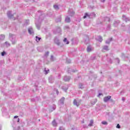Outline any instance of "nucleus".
Listing matches in <instances>:
<instances>
[{"instance_id": "2", "label": "nucleus", "mask_w": 130, "mask_h": 130, "mask_svg": "<svg viewBox=\"0 0 130 130\" xmlns=\"http://www.w3.org/2000/svg\"><path fill=\"white\" fill-rule=\"evenodd\" d=\"M95 16H96V14H95L94 12L90 13V15L88 14V13H85L83 16V19H86L87 17H88V18H92V16L95 17Z\"/></svg>"}, {"instance_id": "5", "label": "nucleus", "mask_w": 130, "mask_h": 130, "mask_svg": "<svg viewBox=\"0 0 130 130\" xmlns=\"http://www.w3.org/2000/svg\"><path fill=\"white\" fill-rule=\"evenodd\" d=\"M77 72H78L77 69H73L72 68H69L68 69V74H70V75L73 74V73H76Z\"/></svg>"}, {"instance_id": "11", "label": "nucleus", "mask_w": 130, "mask_h": 130, "mask_svg": "<svg viewBox=\"0 0 130 130\" xmlns=\"http://www.w3.org/2000/svg\"><path fill=\"white\" fill-rule=\"evenodd\" d=\"M93 50H94V48L92 47L91 46H88L87 47V52H91V51H93Z\"/></svg>"}, {"instance_id": "12", "label": "nucleus", "mask_w": 130, "mask_h": 130, "mask_svg": "<svg viewBox=\"0 0 130 130\" xmlns=\"http://www.w3.org/2000/svg\"><path fill=\"white\" fill-rule=\"evenodd\" d=\"M95 39L99 41V42H101L102 41H103V38L102 37L100 36H97L95 37Z\"/></svg>"}, {"instance_id": "55", "label": "nucleus", "mask_w": 130, "mask_h": 130, "mask_svg": "<svg viewBox=\"0 0 130 130\" xmlns=\"http://www.w3.org/2000/svg\"><path fill=\"white\" fill-rule=\"evenodd\" d=\"M17 122H20V118H18Z\"/></svg>"}, {"instance_id": "23", "label": "nucleus", "mask_w": 130, "mask_h": 130, "mask_svg": "<svg viewBox=\"0 0 130 130\" xmlns=\"http://www.w3.org/2000/svg\"><path fill=\"white\" fill-rule=\"evenodd\" d=\"M55 109H56V106L55 105H53L51 111H53L54 110H55Z\"/></svg>"}, {"instance_id": "3", "label": "nucleus", "mask_w": 130, "mask_h": 130, "mask_svg": "<svg viewBox=\"0 0 130 130\" xmlns=\"http://www.w3.org/2000/svg\"><path fill=\"white\" fill-rule=\"evenodd\" d=\"M70 86H71V85L70 84H65L63 85L62 86V90H63V91L67 93L68 90H69V88H70Z\"/></svg>"}, {"instance_id": "19", "label": "nucleus", "mask_w": 130, "mask_h": 130, "mask_svg": "<svg viewBox=\"0 0 130 130\" xmlns=\"http://www.w3.org/2000/svg\"><path fill=\"white\" fill-rule=\"evenodd\" d=\"M28 33L29 34H34V31L33 30V28H32V27L28 28Z\"/></svg>"}, {"instance_id": "37", "label": "nucleus", "mask_w": 130, "mask_h": 130, "mask_svg": "<svg viewBox=\"0 0 130 130\" xmlns=\"http://www.w3.org/2000/svg\"><path fill=\"white\" fill-rule=\"evenodd\" d=\"M90 59L91 60H94V59H96V56H92L90 57Z\"/></svg>"}, {"instance_id": "43", "label": "nucleus", "mask_w": 130, "mask_h": 130, "mask_svg": "<svg viewBox=\"0 0 130 130\" xmlns=\"http://www.w3.org/2000/svg\"><path fill=\"white\" fill-rule=\"evenodd\" d=\"M121 126L120 125H119V124H117L116 125V128H120Z\"/></svg>"}, {"instance_id": "52", "label": "nucleus", "mask_w": 130, "mask_h": 130, "mask_svg": "<svg viewBox=\"0 0 130 130\" xmlns=\"http://www.w3.org/2000/svg\"><path fill=\"white\" fill-rule=\"evenodd\" d=\"M110 102H112V103H113V100H112V99H110Z\"/></svg>"}, {"instance_id": "28", "label": "nucleus", "mask_w": 130, "mask_h": 130, "mask_svg": "<svg viewBox=\"0 0 130 130\" xmlns=\"http://www.w3.org/2000/svg\"><path fill=\"white\" fill-rule=\"evenodd\" d=\"M44 72L45 73V75H47L48 74V72H49V69H46V68H45Z\"/></svg>"}, {"instance_id": "34", "label": "nucleus", "mask_w": 130, "mask_h": 130, "mask_svg": "<svg viewBox=\"0 0 130 130\" xmlns=\"http://www.w3.org/2000/svg\"><path fill=\"white\" fill-rule=\"evenodd\" d=\"M69 13L70 14V16H73V15L75 14V12L72 11V13H71V10L69 11Z\"/></svg>"}, {"instance_id": "54", "label": "nucleus", "mask_w": 130, "mask_h": 130, "mask_svg": "<svg viewBox=\"0 0 130 130\" xmlns=\"http://www.w3.org/2000/svg\"><path fill=\"white\" fill-rule=\"evenodd\" d=\"M119 74L121 75V70H119Z\"/></svg>"}, {"instance_id": "44", "label": "nucleus", "mask_w": 130, "mask_h": 130, "mask_svg": "<svg viewBox=\"0 0 130 130\" xmlns=\"http://www.w3.org/2000/svg\"><path fill=\"white\" fill-rule=\"evenodd\" d=\"M88 127H89V126H88L87 125H83L84 128H88Z\"/></svg>"}, {"instance_id": "14", "label": "nucleus", "mask_w": 130, "mask_h": 130, "mask_svg": "<svg viewBox=\"0 0 130 130\" xmlns=\"http://www.w3.org/2000/svg\"><path fill=\"white\" fill-rule=\"evenodd\" d=\"M108 50H109V48H108V46H104L103 47L102 51L105 52L108 51Z\"/></svg>"}, {"instance_id": "27", "label": "nucleus", "mask_w": 130, "mask_h": 130, "mask_svg": "<svg viewBox=\"0 0 130 130\" xmlns=\"http://www.w3.org/2000/svg\"><path fill=\"white\" fill-rule=\"evenodd\" d=\"M102 124H104V125H107L108 124V123L106 121H102Z\"/></svg>"}, {"instance_id": "62", "label": "nucleus", "mask_w": 130, "mask_h": 130, "mask_svg": "<svg viewBox=\"0 0 130 130\" xmlns=\"http://www.w3.org/2000/svg\"><path fill=\"white\" fill-rule=\"evenodd\" d=\"M25 2H28V1H29V0H25Z\"/></svg>"}, {"instance_id": "26", "label": "nucleus", "mask_w": 130, "mask_h": 130, "mask_svg": "<svg viewBox=\"0 0 130 130\" xmlns=\"http://www.w3.org/2000/svg\"><path fill=\"white\" fill-rule=\"evenodd\" d=\"M63 42H64V43H66V44H70V42L68 41V40H67V38L64 39Z\"/></svg>"}, {"instance_id": "59", "label": "nucleus", "mask_w": 130, "mask_h": 130, "mask_svg": "<svg viewBox=\"0 0 130 130\" xmlns=\"http://www.w3.org/2000/svg\"><path fill=\"white\" fill-rule=\"evenodd\" d=\"M26 22H27V23L28 24V23H29V20H27Z\"/></svg>"}, {"instance_id": "38", "label": "nucleus", "mask_w": 130, "mask_h": 130, "mask_svg": "<svg viewBox=\"0 0 130 130\" xmlns=\"http://www.w3.org/2000/svg\"><path fill=\"white\" fill-rule=\"evenodd\" d=\"M14 129L15 130H22V129L21 128V127H20V126H18L16 129H15V128H14Z\"/></svg>"}, {"instance_id": "30", "label": "nucleus", "mask_w": 130, "mask_h": 130, "mask_svg": "<svg viewBox=\"0 0 130 130\" xmlns=\"http://www.w3.org/2000/svg\"><path fill=\"white\" fill-rule=\"evenodd\" d=\"M36 40L37 42H38L39 41H40V40H41V38L38 37V36H36Z\"/></svg>"}, {"instance_id": "46", "label": "nucleus", "mask_w": 130, "mask_h": 130, "mask_svg": "<svg viewBox=\"0 0 130 130\" xmlns=\"http://www.w3.org/2000/svg\"><path fill=\"white\" fill-rule=\"evenodd\" d=\"M48 54H49V52H46L45 56H48Z\"/></svg>"}, {"instance_id": "33", "label": "nucleus", "mask_w": 130, "mask_h": 130, "mask_svg": "<svg viewBox=\"0 0 130 130\" xmlns=\"http://www.w3.org/2000/svg\"><path fill=\"white\" fill-rule=\"evenodd\" d=\"M6 55H7V53L5 51H3L1 53V55L2 56H5Z\"/></svg>"}, {"instance_id": "47", "label": "nucleus", "mask_w": 130, "mask_h": 130, "mask_svg": "<svg viewBox=\"0 0 130 130\" xmlns=\"http://www.w3.org/2000/svg\"><path fill=\"white\" fill-rule=\"evenodd\" d=\"M36 100L35 99V98H32V99H31V102H35Z\"/></svg>"}, {"instance_id": "24", "label": "nucleus", "mask_w": 130, "mask_h": 130, "mask_svg": "<svg viewBox=\"0 0 130 130\" xmlns=\"http://www.w3.org/2000/svg\"><path fill=\"white\" fill-rule=\"evenodd\" d=\"M93 123H94V121L93 120H91L90 121V123L88 124V126H92Z\"/></svg>"}, {"instance_id": "48", "label": "nucleus", "mask_w": 130, "mask_h": 130, "mask_svg": "<svg viewBox=\"0 0 130 130\" xmlns=\"http://www.w3.org/2000/svg\"><path fill=\"white\" fill-rule=\"evenodd\" d=\"M109 62L110 63H112V59H109Z\"/></svg>"}, {"instance_id": "60", "label": "nucleus", "mask_w": 130, "mask_h": 130, "mask_svg": "<svg viewBox=\"0 0 130 130\" xmlns=\"http://www.w3.org/2000/svg\"><path fill=\"white\" fill-rule=\"evenodd\" d=\"M85 123V121H82V123Z\"/></svg>"}, {"instance_id": "6", "label": "nucleus", "mask_w": 130, "mask_h": 130, "mask_svg": "<svg viewBox=\"0 0 130 130\" xmlns=\"http://www.w3.org/2000/svg\"><path fill=\"white\" fill-rule=\"evenodd\" d=\"M64 97H62L61 99H60L58 105H60V106H61L62 105H64Z\"/></svg>"}, {"instance_id": "45", "label": "nucleus", "mask_w": 130, "mask_h": 130, "mask_svg": "<svg viewBox=\"0 0 130 130\" xmlns=\"http://www.w3.org/2000/svg\"><path fill=\"white\" fill-rule=\"evenodd\" d=\"M59 130H64V128H63L62 126H60L59 128Z\"/></svg>"}, {"instance_id": "10", "label": "nucleus", "mask_w": 130, "mask_h": 130, "mask_svg": "<svg viewBox=\"0 0 130 130\" xmlns=\"http://www.w3.org/2000/svg\"><path fill=\"white\" fill-rule=\"evenodd\" d=\"M111 99V96L108 95L107 96H105L104 98V102H108V101H109V100H110Z\"/></svg>"}, {"instance_id": "58", "label": "nucleus", "mask_w": 130, "mask_h": 130, "mask_svg": "<svg viewBox=\"0 0 130 130\" xmlns=\"http://www.w3.org/2000/svg\"><path fill=\"white\" fill-rule=\"evenodd\" d=\"M101 1L102 3H104V2H105V0H101Z\"/></svg>"}, {"instance_id": "50", "label": "nucleus", "mask_w": 130, "mask_h": 130, "mask_svg": "<svg viewBox=\"0 0 130 130\" xmlns=\"http://www.w3.org/2000/svg\"><path fill=\"white\" fill-rule=\"evenodd\" d=\"M101 95H102V93H99L98 96H101Z\"/></svg>"}, {"instance_id": "29", "label": "nucleus", "mask_w": 130, "mask_h": 130, "mask_svg": "<svg viewBox=\"0 0 130 130\" xmlns=\"http://www.w3.org/2000/svg\"><path fill=\"white\" fill-rule=\"evenodd\" d=\"M54 92H56L57 95H58V94H59V91H58V89L56 88H54Z\"/></svg>"}, {"instance_id": "17", "label": "nucleus", "mask_w": 130, "mask_h": 130, "mask_svg": "<svg viewBox=\"0 0 130 130\" xmlns=\"http://www.w3.org/2000/svg\"><path fill=\"white\" fill-rule=\"evenodd\" d=\"M119 23H120V21H119V20L115 21L114 22V26L115 27H117V26H118V24H119Z\"/></svg>"}, {"instance_id": "7", "label": "nucleus", "mask_w": 130, "mask_h": 130, "mask_svg": "<svg viewBox=\"0 0 130 130\" xmlns=\"http://www.w3.org/2000/svg\"><path fill=\"white\" fill-rule=\"evenodd\" d=\"M71 79V76H64L63 78V80L64 82H70Z\"/></svg>"}, {"instance_id": "61", "label": "nucleus", "mask_w": 130, "mask_h": 130, "mask_svg": "<svg viewBox=\"0 0 130 130\" xmlns=\"http://www.w3.org/2000/svg\"><path fill=\"white\" fill-rule=\"evenodd\" d=\"M72 130H75V128H72Z\"/></svg>"}, {"instance_id": "20", "label": "nucleus", "mask_w": 130, "mask_h": 130, "mask_svg": "<svg viewBox=\"0 0 130 130\" xmlns=\"http://www.w3.org/2000/svg\"><path fill=\"white\" fill-rule=\"evenodd\" d=\"M79 86L80 89H83V88H85V85L83 83H79Z\"/></svg>"}, {"instance_id": "64", "label": "nucleus", "mask_w": 130, "mask_h": 130, "mask_svg": "<svg viewBox=\"0 0 130 130\" xmlns=\"http://www.w3.org/2000/svg\"><path fill=\"white\" fill-rule=\"evenodd\" d=\"M93 105L95 104V103H93Z\"/></svg>"}, {"instance_id": "57", "label": "nucleus", "mask_w": 130, "mask_h": 130, "mask_svg": "<svg viewBox=\"0 0 130 130\" xmlns=\"http://www.w3.org/2000/svg\"><path fill=\"white\" fill-rule=\"evenodd\" d=\"M2 126L0 124V130H2Z\"/></svg>"}, {"instance_id": "31", "label": "nucleus", "mask_w": 130, "mask_h": 130, "mask_svg": "<svg viewBox=\"0 0 130 130\" xmlns=\"http://www.w3.org/2000/svg\"><path fill=\"white\" fill-rule=\"evenodd\" d=\"M56 22H61V17H60L59 18L56 19Z\"/></svg>"}, {"instance_id": "8", "label": "nucleus", "mask_w": 130, "mask_h": 130, "mask_svg": "<svg viewBox=\"0 0 130 130\" xmlns=\"http://www.w3.org/2000/svg\"><path fill=\"white\" fill-rule=\"evenodd\" d=\"M49 82L51 83L52 84L53 83H54V77H53V76L51 75L49 78Z\"/></svg>"}, {"instance_id": "4", "label": "nucleus", "mask_w": 130, "mask_h": 130, "mask_svg": "<svg viewBox=\"0 0 130 130\" xmlns=\"http://www.w3.org/2000/svg\"><path fill=\"white\" fill-rule=\"evenodd\" d=\"M13 14V11H8L7 13V15L10 19H14V20H16V18L14 17V15L12 14Z\"/></svg>"}, {"instance_id": "56", "label": "nucleus", "mask_w": 130, "mask_h": 130, "mask_svg": "<svg viewBox=\"0 0 130 130\" xmlns=\"http://www.w3.org/2000/svg\"><path fill=\"white\" fill-rule=\"evenodd\" d=\"M14 118L16 119V118H18V116H15Z\"/></svg>"}, {"instance_id": "63", "label": "nucleus", "mask_w": 130, "mask_h": 130, "mask_svg": "<svg viewBox=\"0 0 130 130\" xmlns=\"http://www.w3.org/2000/svg\"><path fill=\"white\" fill-rule=\"evenodd\" d=\"M20 90H21V88H19V91H20Z\"/></svg>"}, {"instance_id": "32", "label": "nucleus", "mask_w": 130, "mask_h": 130, "mask_svg": "<svg viewBox=\"0 0 130 130\" xmlns=\"http://www.w3.org/2000/svg\"><path fill=\"white\" fill-rule=\"evenodd\" d=\"M24 79H25V78L22 77H21V76H19V77H18V80H19V81H23V80H24Z\"/></svg>"}, {"instance_id": "35", "label": "nucleus", "mask_w": 130, "mask_h": 130, "mask_svg": "<svg viewBox=\"0 0 130 130\" xmlns=\"http://www.w3.org/2000/svg\"><path fill=\"white\" fill-rule=\"evenodd\" d=\"M54 8L55 9V10H59V8H58V6L57 5H54Z\"/></svg>"}, {"instance_id": "16", "label": "nucleus", "mask_w": 130, "mask_h": 130, "mask_svg": "<svg viewBox=\"0 0 130 130\" xmlns=\"http://www.w3.org/2000/svg\"><path fill=\"white\" fill-rule=\"evenodd\" d=\"M73 104L74 105L77 106V107H79L80 105V104H79V103L77 102V100L76 99H74V100L73 101Z\"/></svg>"}, {"instance_id": "13", "label": "nucleus", "mask_w": 130, "mask_h": 130, "mask_svg": "<svg viewBox=\"0 0 130 130\" xmlns=\"http://www.w3.org/2000/svg\"><path fill=\"white\" fill-rule=\"evenodd\" d=\"M71 18L69 16H67L65 18L64 22L65 23H71Z\"/></svg>"}, {"instance_id": "22", "label": "nucleus", "mask_w": 130, "mask_h": 130, "mask_svg": "<svg viewBox=\"0 0 130 130\" xmlns=\"http://www.w3.org/2000/svg\"><path fill=\"white\" fill-rule=\"evenodd\" d=\"M111 40H112V38H110L108 40H107V41H106V44H109V43H110V42H111Z\"/></svg>"}, {"instance_id": "36", "label": "nucleus", "mask_w": 130, "mask_h": 130, "mask_svg": "<svg viewBox=\"0 0 130 130\" xmlns=\"http://www.w3.org/2000/svg\"><path fill=\"white\" fill-rule=\"evenodd\" d=\"M50 60H51L52 61H53V60H54V56H53V55H51Z\"/></svg>"}, {"instance_id": "25", "label": "nucleus", "mask_w": 130, "mask_h": 130, "mask_svg": "<svg viewBox=\"0 0 130 130\" xmlns=\"http://www.w3.org/2000/svg\"><path fill=\"white\" fill-rule=\"evenodd\" d=\"M5 38H6V37L5 36V35H1L0 36V39H1V40H4V39H5Z\"/></svg>"}, {"instance_id": "18", "label": "nucleus", "mask_w": 130, "mask_h": 130, "mask_svg": "<svg viewBox=\"0 0 130 130\" xmlns=\"http://www.w3.org/2000/svg\"><path fill=\"white\" fill-rule=\"evenodd\" d=\"M122 18L123 20H124V21H125V22H128V21H129V18L126 17L125 15H123Z\"/></svg>"}, {"instance_id": "9", "label": "nucleus", "mask_w": 130, "mask_h": 130, "mask_svg": "<svg viewBox=\"0 0 130 130\" xmlns=\"http://www.w3.org/2000/svg\"><path fill=\"white\" fill-rule=\"evenodd\" d=\"M54 42L58 46L60 45V42H59V40L57 37H55Z\"/></svg>"}, {"instance_id": "42", "label": "nucleus", "mask_w": 130, "mask_h": 130, "mask_svg": "<svg viewBox=\"0 0 130 130\" xmlns=\"http://www.w3.org/2000/svg\"><path fill=\"white\" fill-rule=\"evenodd\" d=\"M116 62H117L118 63H119V62H120V60H119V59L118 58H117L116 59Z\"/></svg>"}, {"instance_id": "21", "label": "nucleus", "mask_w": 130, "mask_h": 130, "mask_svg": "<svg viewBox=\"0 0 130 130\" xmlns=\"http://www.w3.org/2000/svg\"><path fill=\"white\" fill-rule=\"evenodd\" d=\"M35 88L36 89V91H38V89L37 88H38V82H37L35 84Z\"/></svg>"}, {"instance_id": "40", "label": "nucleus", "mask_w": 130, "mask_h": 130, "mask_svg": "<svg viewBox=\"0 0 130 130\" xmlns=\"http://www.w3.org/2000/svg\"><path fill=\"white\" fill-rule=\"evenodd\" d=\"M5 44L7 45V46H11V44L8 42H6Z\"/></svg>"}, {"instance_id": "41", "label": "nucleus", "mask_w": 130, "mask_h": 130, "mask_svg": "<svg viewBox=\"0 0 130 130\" xmlns=\"http://www.w3.org/2000/svg\"><path fill=\"white\" fill-rule=\"evenodd\" d=\"M37 28L39 30L40 29V24H36Z\"/></svg>"}, {"instance_id": "53", "label": "nucleus", "mask_w": 130, "mask_h": 130, "mask_svg": "<svg viewBox=\"0 0 130 130\" xmlns=\"http://www.w3.org/2000/svg\"><path fill=\"white\" fill-rule=\"evenodd\" d=\"M65 28L66 29H69V28H70V27H69V26H65Z\"/></svg>"}, {"instance_id": "51", "label": "nucleus", "mask_w": 130, "mask_h": 130, "mask_svg": "<svg viewBox=\"0 0 130 130\" xmlns=\"http://www.w3.org/2000/svg\"><path fill=\"white\" fill-rule=\"evenodd\" d=\"M122 101H125V99H124V98H122Z\"/></svg>"}, {"instance_id": "1", "label": "nucleus", "mask_w": 130, "mask_h": 130, "mask_svg": "<svg viewBox=\"0 0 130 130\" xmlns=\"http://www.w3.org/2000/svg\"><path fill=\"white\" fill-rule=\"evenodd\" d=\"M9 39L13 45L16 44L17 40H16V36L15 35L9 34Z\"/></svg>"}, {"instance_id": "39", "label": "nucleus", "mask_w": 130, "mask_h": 130, "mask_svg": "<svg viewBox=\"0 0 130 130\" xmlns=\"http://www.w3.org/2000/svg\"><path fill=\"white\" fill-rule=\"evenodd\" d=\"M19 115H20V116H24V112H19Z\"/></svg>"}, {"instance_id": "49", "label": "nucleus", "mask_w": 130, "mask_h": 130, "mask_svg": "<svg viewBox=\"0 0 130 130\" xmlns=\"http://www.w3.org/2000/svg\"><path fill=\"white\" fill-rule=\"evenodd\" d=\"M67 62H68V63H71V60H67Z\"/></svg>"}, {"instance_id": "15", "label": "nucleus", "mask_w": 130, "mask_h": 130, "mask_svg": "<svg viewBox=\"0 0 130 130\" xmlns=\"http://www.w3.org/2000/svg\"><path fill=\"white\" fill-rule=\"evenodd\" d=\"M52 124L54 127H56V126H57V123L56 122V121H55V119L53 120L52 122Z\"/></svg>"}]
</instances>
